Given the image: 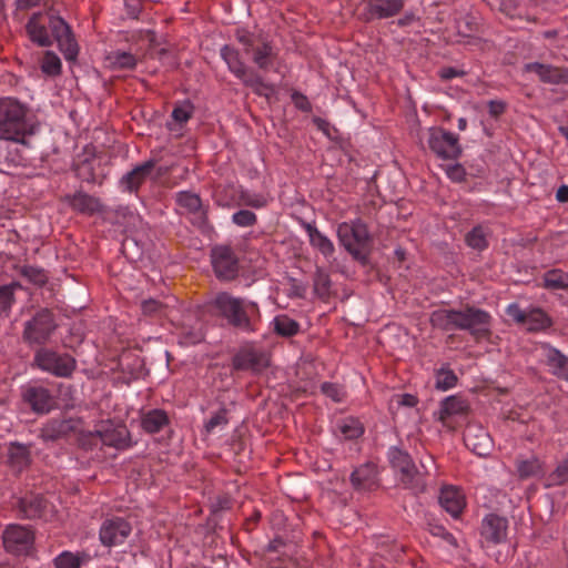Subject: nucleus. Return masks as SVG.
Instances as JSON below:
<instances>
[{
	"instance_id": "nucleus-1",
	"label": "nucleus",
	"mask_w": 568,
	"mask_h": 568,
	"mask_svg": "<svg viewBox=\"0 0 568 568\" xmlns=\"http://www.w3.org/2000/svg\"><path fill=\"white\" fill-rule=\"evenodd\" d=\"M42 13H33L26 24L29 39L39 47H50L53 40L58 43L67 61H75L79 54V45L70 24L61 17L49 14V28L52 38L44 24L40 23Z\"/></svg>"
},
{
	"instance_id": "nucleus-2",
	"label": "nucleus",
	"mask_w": 568,
	"mask_h": 568,
	"mask_svg": "<svg viewBox=\"0 0 568 568\" xmlns=\"http://www.w3.org/2000/svg\"><path fill=\"white\" fill-rule=\"evenodd\" d=\"M429 324L442 332L466 331L478 338L489 333L491 316L487 311L471 305L462 310L438 308L430 313Z\"/></svg>"
},
{
	"instance_id": "nucleus-3",
	"label": "nucleus",
	"mask_w": 568,
	"mask_h": 568,
	"mask_svg": "<svg viewBox=\"0 0 568 568\" xmlns=\"http://www.w3.org/2000/svg\"><path fill=\"white\" fill-rule=\"evenodd\" d=\"M212 306L232 328L244 334L258 331L262 316L256 302L221 292L212 301Z\"/></svg>"
},
{
	"instance_id": "nucleus-4",
	"label": "nucleus",
	"mask_w": 568,
	"mask_h": 568,
	"mask_svg": "<svg viewBox=\"0 0 568 568\" xmlns=\"http://www.w3.org/2000/svg\"><path fill=\"white\" fill-rule=\"evenodd\" d=\"M386 456L398 484L404 489L409 490L414 496H419L426 491L428 473L417 467L407 450L398 446H390Z\"/></svg>"
},
{
	"instance_id": "nucleus-5",
	"label": "nucleus",
	"mask_w": 568,
	"mask_h": 568,
	"mask_svg": "<svg viewBox=\"0 0 568 568\" xmlns=\"http://www.w3.org/2000/svg\"><path fill=\"white\" fill-rule=\"evenodd\" d=\"M29 108L17 98L0 97V140L23 142L31 134Z\"/></svg>"
},
{
	"instance_id": "nucleus-6",
	"label": "nucleus",
	"mask_w": 568,
	"mask_h": 568,
	"mask_svg": "<svg viewBox=\"0 0 568 568\" xmlns=\"http://www.w3.org/2000/svg\"><path fill=\"white\" fill-rule=\"evenodd\" d=\"M220 55L227 70L256 95L268 98L274 93V85L266 82L255 69L247 67L236 48L224 44L220 49Z\"/></svg>"
},
{
	"instance_id": "nucleus-7",
	"label": "nucleus",
	"mask_w": 568,
	"mask_h": 568,
	"mask_svg": "<svg viewBox=\"0 0 568 568\" xmlns=\"http://www.w3.org/2000/svg\"><path fill=\"white\" fill-rule=\"evenodd\" d=\"M234 37L242 44L244 53L251 54L252 62L260 70L267 71L272 68L277 58V51L267 34L263 31L255 32L239 28L235 30Z\"/></svg>"
},
{
	"instance_id": "nucleus-8",
	"label": "nucleus",
	"mask_w": 568,
	"mask_h": 568,
	"mask_svg": "<svg viewBox=\"0 0 568 568\" xmlns=\"http://www.w3.org/2000/svg\"><path fill=\"white\" fill-rule=\"evenodd\" d=\"M337 239L345 251L362 264H366L369 255L372 236L368 227L361 219L339 223Z\"/></svg>"
},
{
	"instance_id": "nucleus-9",
	"label": "nucleus",
	"mask_w": 568,
	"mask_h": 568,
	"mask_svg": "<svg viewBox=\"0 0 568 568\" xmlns=\"http://www.w3.org/2000/svg\"><path fill=\"white\" fill-rule=\"evenodd\" d=\"M83 448L91 449L93 446H109L118 450H125L132 446L131 434L125 425H116L112 420H102L94 432L81 437Z\"/></svg>"
},
{
	"instance_id": "nucleus-10",
	"label": "nucleus",
	"mask_w": 568,
	"mask_h": 568,
	"mask_svg": "<svg viewBox=\"0 0 568 568\" xmlns=\"http://www.w3.org/2000/svg\"><path fill=\"white\" fill-rule=\"evenodd\" d=\"M32 367L54 377L70 378L77 369V359L69 353L40 347L33 355Z\"/></svg>"
},
{
	"instance_id": "nucleus-11",
	"label": "nucleus",
	"mask_w": 568,
	"mask_h": 568,
	"mask_svg": "<svg viewBox=\"0 0 568 568\" xmlns=\"http://www.w3.org/2000/svg\"><path fill=\"white\" fill-rule=\"evenodd\" d=\"M57 327L54 314L48 308H42L24 323L22 339L29 346H43L50 341Z\"/></svg>"
},
{
	"instance_id": "nucleus-12",
	"label": "nucleus",
	"mask_w": 568,
	"mask_h": 568,
	"mask_svg": "<svg viewBox=\"0 0 568 568\" xmlns=\"http://www.w3.org/2000/svg\"><path fill=\"white\" fill-rule=\"evenodd\" d=\"M271 366V354L247 342L239 347L231 359L232 371L261 374Z\"/></svg>"
},
{
	"instance_id": "nucleus-13",
	"label": "nucleus",
	"mask_w": 568,
	"mask_h": 568,
	"mask_svg": "<svg viewBox=\"0 0 568 568\" xmlns=\"http://www.w3.org/2000/svg\"><path fill=\"white\" fill-rule=\"evenodd\" d=\"M175 203L180 214L187 217L190 223L201 232H209L212 226L209 221V203H203L200 194L192 191H179L175 194Z\"/></svg>"
},
{
	"instance_id": "nucleus-14",
	"label": "nucleus",
	"mask_w": 568,
	"mask_h": 568,
	"mask_svg": "<svg viewBox=\"0 0 568 568\" xmlns=\"http://www.w3.org/2000/svg\"><path fill=\"white\" fill-rule=\"evenodd\" d=\"M427 144L429 150L443 160H457L463 153L458 135L440 126L428 129Z\"/></svg>"
},
{
	"instance_id": "nucleus-15",
	"label": "nucleus",
	"mask_w": 568,
	"mask_h": 568,
	"mask_svg": "<svg viewBox=\"0 0 568 568\" xmlns=\"http://www.w3.org/2000/svg\"><path fill=\"white\" fill-rule=\"evenodd\" d=\"M211 263L219 280L232 281L239 274V258L229 245H217L211 250Z\"/></svg>"
},
{
	"instance_id": "nucleus-16",
	"label": "nucleus",
	"mask_w": 568,
	"mask_h": 568,
	"mask_svg": "<svg viewBox=\"0 0 568 568\" xmlns=\"http://www.w3.org/2000/svg\"><path fill=\"white\" fill-rule=\"evenodd\" d=\"M6 550L12 555H28L33 547L34 532L18 524L9 525L2 536Z\"/></svg>"
},
{
	"instance_id": "nucleus-17",
	"label": "nucleus",
	"mask_w": 568,
	"mask_h": 568,
	"mask_svg": "<svg viewBox=\"0 0 568 568\" xmlns=\"http://www.w3.org/2000/svg\"><path fill=\"white\" fill-rule=\"evenodd\" d=\"M131 524L122 517L106 518L101 524L99 539L104 547H115L124 544L131 535Z\"/></svg>"
},
{
	"instance_id": "nucleus-18",
	"label": "nucleus",
	"mask_w": 568,
	"mask_h": 568,
	"mask_svg": "<svg viewBox=\"0 0 568 568\" xmlns=\"http://www.w3.org/2000/svg\"><path fill=\"white\" fill-rule=\"evenodd\" d=\"M508 527L509 523L506 517L495 513L485 515L479 527L481 541L493 546L506 542Z\"/></svg>"
},
{
	"instance_id": "nucleus-19",
	"label": "nucleus",
	"mask_w": 568,
	"mask_h": 568,
	"mask_svg": "<svg viewBox=\"0 0 568 568\" xmlns=\"http://www.w3.org/2000/svg\"><path fill=\"white\" fill-rule=\"evenodd\" d=\"M405 0H367L362 19L365 22L396 17L402 12Z\"/></svg>"
},
{
	"instance_id": "nucleus-20",
	"label": "nucleus",
	"mask_w": 568,
	"mask_h": 568,
	"mask_svg": "<svg viewBox=\"0 0 568 568\" xmlns=\"http://www.w3.org/2000/svg\"><path fill=\"white\" fill-rule=\"evenodd\" d=\"M22 399L37 414H48L55 407L54 396L43 386H27L22 390Z\"/></svg>"
},
{
	"instance_id": "nucleus-21",
	"label": "nucleus",
	"mask_w": 568,
	"mask_h": 568,
	"mask_svg": "<svg viewBox=\"0 0 568 568\" xmlns=\"http://www.w3.org/2000/svg\"><path fill=\"white\" fill-rule=\"evenodd\" d=\"M525 72L535 73L545 84H568V68L541 62H529L524 65Z\"/></svg>"
},
{
	"instance_id": "nucleus-22",
	"label": "nucleus",
	"mask_w": 568,
	"mask_h": 568,
	"mask_svg": "<svg viewBox=\"0 0 568 568\" xmlns=\"http://www.w3.org/2000/svg\"><path fill=\"white\" fill-rule=\"evenodd\" d=\"M156 163L158 161L155 159H149L125 173L119 181V185L122 191L138 193L141 185L145 183L148 178L154 171Z\"/></svg>"
},
{
	"instance_id": "nucleus-23",
	"label": "nucleus",
	"mask_w": 568,
	"mask_h": 568,
	"mask_svg": "<svg viewBox=\"0 0 568 568\" xmlns=\"http://www.w3.org/2000/svg\"><path fill=\"white\" fill-rule=\"evenodd\" d=\"M540 349L548 372L557 378L568 382V356L549 343H541Z\"/></svg>"
},
{
	"instance_id": "nucleus-24",
	"label": "nucleus",
	"mask_w": 568,
	"mask_h": 568,
	"mask_svg": "<svg viewBox=\"0 0 568 568\" xmlns=\"http://www.w3.org/2000/svg\"><path fill=\"white\" fill-rule=\"evenodd\" d=\"M377 465L373 462H366L356 467L351 474V484L355 490L369 491L379 485Z\"/></svg>"
},
{
	"instance_id": "nucleus-25",
	"label": "nucleus",
	"mask_w": 568,
	"mask_h": 568,
	"mask_svg": "<svg viewBox=\"0 0 568 568\" xmlns=\"http://www.w3.org/2000/svg\"><path fill=\"white\" fill-rule=\"evenodd\" d=\"M64 201L77 213L92 216L104 211V206L99 197L78 191L73 194H67Z\"/></svg>"
},
{
	"instance_id": "nucleus-26",
	"label": "nucleus",
	"mask_w": 568,
	"mask_h": 568,
	"mask_svg": "<svg viewBox=\"0 0 568 568\" xmlns=\"http://www.w3.org/2000/svg\"><path fill=\"white\" fill-rule=\"evenodd\" d=\"M440 506L455 519L459 518L466 507V498L462 489L445 486L438 497Z\"/></svg>"
},
{
	"instance_id": "nucleus-27",
	"label": "nucleus",
	"mask_w": 568,
	"mask_h": 568,
	"mask_svg": "<svg viewBox=\"0 0 568 568\" xmlns=\"http://www.w3.org/2000/svg\"><path fill=\"white\" fill-rule=\"evenodd\" d=\"M75 429L71 418H51L41 427L39 437L43 442H55L65 438Z\"/></svg>"
},
{
	"instance_id": "nucleus-28",
	"label": "nucleus",
	"mask_w": 568,
	"mask_h": 568,
	"mask_svg": "<svg viewBox=\"0 0 568 568\" xmlns=\"http://www.w3.org/2000/svg\"><path fill=\"white\" fill-rule=\"evenodd\" d=\"M47 508L45 499L40 495H31L21 498L18 501V516L23 519L41 518Z\"/></svg>"
},
{
	"instance_id": "nucleus-29",
	"label": "nucleus",
	"mask_w": 568,
	"mask_h": 568,
	"mask_svg": "<svg viewBox=\"0 0 568 568\" xmlns=\"http://www.w3.org/2000/svg\"><path fill=\"white\" fill-rule=\"evenodd\" d=\"M7 462L12 470L21 473L31 464L30 447L18 442L10 443L7 452Z\"/></svg>"
},
{
	"instance_id": "nucleus-30",
	"label": "nucleus",
	"mask_w": 568,
	"mask_h": 568,
	"mask_svg": "<svg viewBox=\"0 0 568 568\" xmlns=\"http://www.w3.org/2000/svg\"><path fill=\"white\" fill-rule=\"evenodd\" d=\"M517 476L519 479L525 480L531 477H540L545 474L544 462L537 456L531 455L530 457L524 458L517 457L515 462Z\"/></svg>"
},
{
	"instance_id": "nucleus-31",
	"label": "nucleus",
	"mask_w": 568,
	"mask_h": 568,
	"mask_svg": "<svg viewBox=\"0 0 568 568\" xmlns=\"http://www.w3.org/2000/svg\"><path fill=\"white\" fill-rule=\"evenodd\" d=\"M170 424V417L164 409H150L141 416V427L148 434L160 433Z\"/></svg>"
},
{
	"instance_id": "nucleus-32",
	"label": "nucleus",
	"mask_w": 568,
	"mask_h": 568,
	"mask_svg": "<svg viewBox=\"0 0 568 568\" xmlns=\"http://www.w3.org/2000/svg\"><path fill=\"white\" fill-rule=\"evenodd\" d=\"M304 230L306 231L310 240V244L321 252L325 257H329L334 254L335 247L333 242L324 235L316 226L312 223H305Z\"/></svg>"
},
{
	"instance_id": "nucleus-33",
	"label": "nucleus",
	"mask_w": 568,
	"mask_h": 568,
	"mask_svg": "<svg viewBox=\"0 0 568 568\" xmlns=\"http://www.w3.org/2000/svg\"><path fill=\"white\" fill-rule=\"evenodd\" d=\"M105 59L109 62V68L115 71H131L138 65L136 55L124 50H113L108 53Z\"/></svg>"
},
{
	"instance_id": "nucleus-34",
	"label": "nucleus",
	"mask_w": 568,
	"mask_h": 568,
	"mask_svg": "<svg viewBox=\"0 0 568 568\" xmlns=\"http://www.w3.org/2000/svg\"><path fill=\"white\" fill-rule=\"evenodd\" d=\"M469 410V403L460 395H452L440 403V420L455 415H465Z\"/></svg>"
},
{
	"instance_id": "nucleus-35",
	"label": "nucleus",
	"mask_w": 568,
	"mask_h": 568,
	"mask_svg": "<svg viewBox=\"0 0 568 568\" xmlns=\"http://www.w3.org/2000/svg\"><path fill=\"white\" fill-rule=\"evenodd\" d=\"M91 560V556L85 551L72 552L64 550L53 558L54 568H81Z\"/></svg>"
},
{
	"instance_id": "nucleus-36",
	"label": "nucleus",
	"mask_w": 568,
	"mask_h": 568,
	"mask_svg": "<svg viewBox=\"0 0 568 568\" xmlns=\"http://www.w3.org/2000/svg\"><path fill=\"white\" fill-rule=\"evenodd\" d=\"M527 331L541 332L552 326L551 317L540 307H530L527 313Z\"/></svg>"
},
{
	"instance_id": "nucleus-37",
	"label": "nucleus",
	"mask_w": 568,
	"mask_h": 568,
	"mask_svg": "<svg viewBox=\"0 0 568 568\" xmlns=\"http://www.w3.org/2000/svg\"><path fill=\"white\" fill-rule=\"evenodd\" d=\"M273 332L285 338L297 335L301 331V325L297 321L291 318L286 314H281L274 317L272 321Z\"/></svg>"
},
{
	"instance_id": "nucleus-38",
	"label": "nucleus",
	"mask_w": 568,
	"mask_h": 568,
	"mask_svg": "<svg viewBox=\"0 0 568 568\" xmlns=\"http://www.w3.org/2000/svg\"><path fill=\"white\" fill-rule=\"evenodd\" d=\"M336 433L346 440H353L364 434V426L357 418L345 417L337 422Z\"/></svg>"
},
{
	"instance_id": "nucleus-39",
	"label": "nucleus",
	"mask_w": 568,
	"mask_h": 568,
	"mask_svg": "<svg viewBox=\"0 0 568 568\" xmlns=\"http://www.w3.org/2000/svg\"><path fill=\"white\" fill-rule=\"evenodd\" d=\"M313 287L316 296L327 301L331 296L332 281L329 274L322 267H317L313 276Z\"/></svg>"
},
{
	"instance_id": "nucleus-40",
	"label": "nucleus",
	"mask_w": 568,
	"mask_h": 568,
	"mask_svg": "<svg viewBox=\"0 0 568 568\" xmlns=\"http://www.w3.org/2000/svg\"><path fill=\"white\" fill-rule=\"evenodd\" d=\"M14 270H17L29 283L38 287H42L48 283V274L42 267L33 265H17L14 266Z\"/></svg>"
},
{
	"instance_id": "nucleus-41",
	"label": "nucleus",
	"mask_w": 568,
	"mask_h": 568,
	"mask_svg": "<svg viewBox=\"0 0 568 568\" xmlns=\"http://www.w3.org/2000/svg\"><path fill=\"white\" fill-rule=\"evenodd\" d=\"M435 387L439 390H448L457 385L458 377L448 364L435 371Z\"/></svg>"
},
{
	"instance_id": "nucleus-42",
	"label": "nucleus",
	"mask_w": 568,
	"mask_h": 568,
	"mask_svg": "<svg viewBox=\"0 0 568 568\" xmlns=\"http://www.w3.org/2000/svg\"><path fill=\"white\" fill-rule=\"evenodd\" d=\"M544 287L548 290H568V273L559 268L547 271L544 274Z\"/></svg>"
},
{
	"instance_id": "nucleus-43",
	"label": "nucleus",
	"mask_w": 568,
	"mask_h": 568,
	"mask_svg": "<svg viewBox=\"0 0 568 568\" xmlns=\"http://www.w3.org/2000/svg\"><path fill=\"white\" fill-rule=\"evenodd\" d=\"M229 423L230 410L225 406H222L204 422L203 430L205 434H212L216 428H224Z\"/></svg>"
},
{
	"instance_id": "nucleus-44",
	"label": "nucleus",
	"mask_w": 568,
	"mask_h": 568,
	"mask_svg": "<svg viewBox=\"0 0 568 568\" xmlns=\"http://www.w3.org/2000/svg\"><path fill=\"white\" fill-rule=\"evenodd\" d=\"M467 246L479 252L488 247L487 232L484 226H474L465 236Z\"/></svg>"
},
{
	"instance_id": "nucleus-45",
	"label": "nucleus",
	"mask_w": 568,
	"mask_h": 568,
	"mask_svg": "<svg viewBox=\"0 0 568 568\" xmlns=\"http://www.w3.org/2000/svg\"><path fill=\"white\" fill-rule=\"evenodd\" d=\"M41 71L49 77L61 74L62 63L58 54L53 51H45L40 64Z\"/></svg>"
},
{
	"instance_id": "nucleus-46",
	"label": "nucleus",
	"mask_w": 568,
	"mask_h": 568,
	"mask_svg": "<svg viewBox=\"0 0 568 568\" xmlns=\"http://www.w3.org/2000/svg\"><path fill=\"white\" fill-rule=\"evenodd\" d=\"M240 203L254 209L265 207L268 203L267 197L260 193H251L246 190L240 191Z\"/></svg>"
},
{
	"instance_id": "nucleus-47",
	"label": "nucleus",
	"mask_w": 568,
	"mask_h": 568,
	"mask_svg": "<svg viewBox=\"0 0 568 568\" xmlns=\"http://www.w3.org/2000/svg\"><path fill=\"white\" fill-rule=\"evenodd\" d=\"M194 113V105L190 100H185L183 103L175 105L172 111V119L179 124L186 123Z\"/></svg>"
},
{
	"instance_id": "nucleus-48",
	"label": "nucleus",
	"mask_w": 568,
	"mask_h": 568,
	"mask_svg": "<svg viewBox=\"0 0 568 568\" xmlns=\"http://www.w3.org/2000/svg\"><path fill=\"white\" fill-rule=\"evenodd\" d=\"M465 443H466V446L468 448H470L471 452L478 456H486L489 453L490 439L486 433H483L481 440L478 443L475 442L474 438L469 434H467L465 436Z\"/></svg>"
},
{
	"instance_id": "nucleus-49",
	"label": "nucleus",
	"mask_w": 568,
	"mask_h": 568,
	"mask_svg": "<svg viewBox=\"0 0 568 568\" xmlns=\"http://www.w3.org/2000/svg\"><path fill=\"white\" fill-rule=\"evenodd\" d=\"M74 171L77 176L82 181L89 183L95 182V172L93 161L91 159L85 158L84 160L80 161L78 164H75Z\"/></svg>"
},
{
	"instance_id": "nucleus-50",
	"label": "nucleus",
	"mask_w": 568,
	"mask_h": 568,
	"mask_svg": "<svg viewBox=\"0 0 568 568\" xmlns=\"http://www.w3.org/2000/svg\"><path fill=\"white\" fill-rule=\"evenodd\" d=\"M426 529L430 535H433L435 537H440L448 545H450L455 548L458 547V542H457V539L455 538V536L452 532H449L443 525L434 523V521H428Z\"/></svg>"
},
{
	"instance_id": "nucleus-51",
	"label": "nucleus",
	"mask_w": 568,
	"mask_h": 568,
	"mask_svg": "<svg viewBox=\"0 0 568 568\" xmlns=\"http://www.w3.org/2000/svg\"><path fill=\"white\" fill-rule=\"evenodd\" d=\"M321 392L335 403H342L345 399L344 387L337 383L324 382L321 385Z\"/></svg>"
},
{
	"instance_id": "nucleus-52",
	"label": "nucleus",
	"mask_w": 568,
	"mask_h": 568,
	"mask_svg": "<svg viewBox=\"0 0 568 568\" xmlns=\"http://www.w3.org/2000/svg\"><path fill=\"white\" fill-rule=\"evenodd\" d=\"M232 222L240 227H250L257 223V216L250 210H240L233 213Z\"/></svg>"
},
{
	"instance_id": "nucleus-53",
	"label": "nucleus",
	"mask_w": 568,
	"mask_h": 568,
	"mask_svg": "<svg viewBox=\"0 0 568 568\" xmlns=\"http://www.w3.org/2000/svg\"><path fill=\"white\" fill-rule=\"evenodd\" d=\"M458 34L463 37H471L478 30L476 19L469 14L460 18L456 24Z\"/></svg>"
},
{
	"instance_id": "nucleus-54",
	"label": "nucleus",
	"mask_w": 568,
	"mask_h": 568,
	"mask_svg": "<svg viewBox=\"0 0 568 568\" xmlns=\"http://www.w3.org/2000/svg\"><path fill=\"white\" fill-rule=\"evenodd\" d=\"M549 479L552 485H564L568 481V453L550 474Z\"/></svg>"
},
{
	"instance_id": "nucleus-55",
	"label": "nucleus",
	"mask_w": 568,
	"mask_h": 568,
	"mask_svg": "<svg viewBox=\"0 0 568 568\" xmlns=\"http://www.w3.org/2000/svg\"><path fill=\"white\" fill-rule=\"evenodd\" d=\"M141 310L144 315L162 316L165 314L166 305L158 300H145L141 303Z\"/></svg>"
},
{
	"instance_id": "nucleus-56",
	"label": "nucleus",
	"mask_w": 568,
	"mask_h": 568,
	"mask_svg": "<svg viewBox=\"0 0 568 568\" xmlns=\"http://www.w3.org/2000/svg\"><path fill=\"white\" fill-rule=\"evenodd\" d=\"M16 303V296L9 286H0V312L8 315Z\"/></svg>"
},
{
	"instance_id": "nucleus-57",
	"label": "nucleus",
	"mask_w": 568,
	"mask_h": 568,
	"mask_svg": "<svg viewBox=\"0 0 568 568\" xmlns=\"http://www.w3.org/2000/svg\"><path fill=\"white\" fill-rule=\"evenodd\" d=\"M445 173L455 183L464 182L467 175L465 168L460 163L448 164L445 168Z\"/></svg>"
},
{
	"instance_id": "nucleus-58",
	"label": "nucleus",
	"mask_w": 568,
	"mask_h": 568,
	"mask_svg": "<svg viewBox=\"0 0 568 568\" xmlns=\"http://www.w3.org/2000/svg\"><path fill=\"white\" fill-rule=\"evenodd\" d=\"M528 310H521L517 303H511L506 308V314L517 324L525 325L527 322Z\"/></svg>"
},
{
	"instance_id": "nucleus-59",
	"label": "nucleus",
	"mask_w": 568,
	"mask_h": 568,
	"mask_svg": "<svg viewBox=\"0 0 568 568\" xmlns=\"http://www.w3.org/2000/svg\"><path fill=\"white\" fill-rule=\"evenodd\" d=\"M292 102L294 103L295 108L298 109L302 112H311L312 111V104L307 97L298 91H294L291 94Z\"/></svg>"
},
{
	"instance_id": "nucleus-60",
	"label": "nucleus",
	"mask_w": 568,
	"mask_h": 568,
	"mask_svg": "<svg viewBox=\"0 0 568 568\" xmlns=\"http://www.w3.org/2000/svg\"><path fill=\"white\" fill-rule=\"evenodd\" d=\"M518 7L519 0H500L499 10L507 17L514 19Z\"/></svg>"
},
{
	"instance_id": "nucleus-61",
	"label": "nucleus",
	"mask_w": 568,
	"mask_h": 568,
	"mask_svg": "<svg viewBox=\"0 0 568 568\" xmlns=\"http://www.w3.org/2000/svg\"><path fill=\"white\" fill-rule=\"evenodd\" d=\"M438 75L444 81H449L454 78H460L465 75V71L456 69L454 67H444L438 71Z\"/></svg>"
},
{
	"instance_id": "nucleus-62",
	"label": "nucleus",
	"mask_w": 568,
	"mask_h": 568,
	"mask_svg": "<svg viewBox=\"0 0 568 568\" xmlns=\"http://www.w3.org/2000/svg\"><path fill=\"white\" fill-rule=\"evenodd\" d=\"M126 13L130 18L136 19L142 10L143 0H123Z\"/></svg>"
},
{
	"instance_id": "nucleus-63",
	"label": "nucleus",
	"mask_w": 568,
	"mask_h": 568,
	"mask_svg": "<svg viewBox=\"0 0 568 568\" xmlns=\"http://www.w3.org/2000/svg\"><path fill=\"white\" fill-rule=\"evenodd\" d=\"M506 102L500 100H490L488 102V112L493 118H498L506 111Z\"/></svg>"
},
{
	"instance_id": "nucleus-64",
	"label": "nucleus",
	"mask_w": 568,
	"mask_h": 568,
	"mask_svg": "<svg viewBox=\"0 0 568 568\" xmlns=\"http://www.w3.org/2000/svg\"><path fill=\"white\" fill-rule=\"evenodd\" d=\"M397 403L400 406L415 407L418 404V398L413 394H400L397 395Z\"/></svg>"
}]
</instances>
